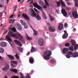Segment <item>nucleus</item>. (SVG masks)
Instances as JSON below:
<instances>
[{"mask_svg":"<svg viewBox=\"0 0 78 78\" xmlns=\"http://www.w3.org/2000/svg\"><path fill=\"white\" fill-rule=\"evenodd\" d=\"M8 34L10 37H14L16 39H19L20 41H23V37L19 33L16 34L15 35L12 32L10 31L8 33Z\"/></svg>","mask_w":78,"mask_h":78,"instance_id":"f257e3e1","label":"nucleus"},{"mask_svg":"<svg viewBox=\"0 0 78 78\" xmlns=\"http://www.w3.org/2000/svg\"><path fill=\"white\" fill-rule=\"evenodd\" d=\"M51 55V51H47L44 52L43 56L44 59L46 60H49L50 58V55Z\"/></svg>","mask_w":78,"mask_h":78,"instance_id":"f03ea898","label":"nucleus"},{"mask_svg":"<svg viewBox=\"0 0 78 78\" xmlns=\"http://www.w3.org/2000/svg\"><path fill=\"white\" fill-rule=\"evenodd\" d=\"M72 15L74 19H76L78 18V13L76 11H73L72 12Z\"/></svg>","mask_w":78,"mask_h":78,"instance_id":"7ed1b4c3","label":"nucleus"},{"mask_svg":"<svg viewBox=\"0 0 78 78\" xmlns=\"http://www.w3.org/2000/svg\"><path fill=\"white\" fill-rule=\"evenodd\" d=\"M73 55V53L71 51H69L67 53V55H66V57L67 58H70V56Z\"/></svg>","mask_w":78,"mask_h":78,"instance_id":"20e7f679","label":"nucleus"},{"mask_svg":"<svg viewBox=\"0 0 78 78\" xmlns=\"http://www.w3.org/2000/svg\"><path fill=\"white\" fill-rule=\"evenodd\" d=\"M49 31H50V32H55V28L53 27H50L48 28Z\"/></svg>","mask_w":78,"mask_h":78,"instance_id":"39448f33","label":"nucleus"},{"mask_svg":"<svg viewBox=\"0 0 78 78\" xmlns=\"http://www.w3.org/2000/svg\"><path fill=\"white\" fill-rule=\"evenodd\" d=\"M2 69L3 70H4V71L8 70L9 69V65L8 64L7 65L4 67Z\"/></svg>","mask_w":78,"mask_h":78,"instance_id":"423d86ee","label":"nucleus"},{"mask_svg":"<svg viewBox=\"0 0 78 78\" xmlns=\"http://www.w3.org/2000/svg\"><path fill=\"white\" fill-rule=\"evenodd\" d=\"M14 42L17 45H18L20 47H22V44H21V43L18 40H14Z\"/></svg>","mask_w":78,"mask_h":78,"instance_id":"0eeeda50","label":"nucleus"},{"mask_svg":"<svg viewBox=\"0 0 78 78\" xmlns=\"http://www.w3.org/2000/svg\"><path fill=\"white\" fill-rule=\"evenodd\" d=\"M16 27L19 31H22V26H21V25H20V24H18L16 26Z\"/></svg>","mask_w":78,"mask_h":78,"instance_id":"6e6552de","label":"nucleus"},{"mask_svg":"<svg viewBox=\"0 0 78 78\" xmlns=\"http://www.w3.org/2000/svg\"><path fill=\"white\" fill-rule=\"evenodd\" d=\"M61 12L62 14H63V16L66 17V16H67V12L66 11V10L64 9H62L61 10Z\"/></svg>","mask_w":78,"mask_h":78,"instance_id":"1a4fd4ad","label":"nucleus"},{"mask_svg":"<svg viewBox=\"0 0 78 78\" xmlns=\"http://www.w3.org/2000/svg\"><path fill=\"white\" fill-rule=\"evenodd\" d=\"M63 29V24L60 23L58 26V30L59 31H61Z\"/></svg>","mask_w":78,"mask_h":78,"instance_id":"9d476101","label":"nucleus"},{"mask_svg":"<svg viewBox=\"0 0 78 78\" xmlns=\"http://www.w3.org/2000/svg\"><path fill=\"white\" fill-rule=\"evenodd\" d=\"M38 43L40 46H42L44 45V40L40 39L38 41Z\"/></svg>","mask_w":78,"mask_h":78,"instance_id":"9b49d317","label":"nucleus"},{"mask_svg":"<svg viewBox=\"0 0 78 78\" xmlns=\"http://www.w3.org/2000/svg\"><path fill=\"white\" fill-rule=\"evenodd\" d=\"M22 16L27 20H30V17H28L27 15H26V14H23L22 15Z\"/></svg>","mask_w":78,"mask_h":78,"instance_id":"f8f14e48","label":"nucleus"},{"mask_svg":"<svg viewBox=\"0 0 78 78\" xmlns=\"http://www.w3.org/2000/svg\"><path fill=\"white\" fill-rule=\"evenodd\" d=\"M0 45L2 47H5L6 46V43L5 42H2Z\"/></svg>","mask_w":78,"mask_h":78,"instance_id":"ddd939ff","label":"nucleus"},{"mask_svg":"<svg viewBox=\"0 0 78 78\" xmlns=\"http://www.w3.org/2000/svg\"><path fill=\"white\" fill-rule=\"evenodd\" d=\"M30 15L32 17H36V14L35 13V12L33 10L31 12Z\"/></svg>","mask_w":78,"mask_h":78,"instance_id":"4468645a","label":"nucleus"},{"mask_svg":"<svg viewBox=\"0 0 78 78\" xmlns=\"http://www.w3.org/2000/svg\"><path fill=\"white\" fill-rule=\"evenodd\" d=\"M73 58H76L78 56V53L77 52L73 53Z\"/></svg>","mask_w":78,"mask_h":78,"instance_id":"2eb2a0df","label":"nucleus"},{"mask_svg":"<svg viewBox=\"0 0 78 78\" xmlns=\"http://www.w3.org/2000/svg\"><path fill=\"white\" fill-rule=\"evenodd\" d=\"M70 44L71 45L74 46L76 44V42H75V41L73 40H72L70 41Z\"/></svg>","mask_w":78,"mask_h":78,"instance_id":"dca6fc26","label":"nucleus"},{"mask_svg":"<svg viewBox=\"0 0 78 78\" xmlns=\"http://www.w3.org/2000/svg\"><path fill=\"white\" fill-rule=\"evenodd\" d=\"M68 37V34H64L62 36L63 39H66Z\"/></svg>","mask_w":78,"mask_h":78,"instance_id":"f3484780","label":"nucleus"},{"mask_svg":"<svg viewBox=\"0 0 78 78\" xmlns=\"http://www.w3.org/2000/svg\"><path fill=\"white\" fill-rule=\"evenodd\" d=\"M69 51V49L67 48H64L63 50V53H66L67 51Z\"/></svg>","mask_w":78,"mask_h":78,"instance_id":"a211bd4d","label":"nucleus"},{"mask_svg":"<svg viewBox=\"0 0 78 78\" xmlns=\"http://www.w3.org/2000/svg\"><path fill=\"white\" fill-rule=\"evenodd\" d=\"M60 3H61V5L63 7H65L66 6V4L62 0H60Z\"/></svg>","mask_w":78,"mask_h":78,"instance_id":"6ab92c4d","label":"nucleus"},{"mask_svg":"<svg viewBox=\"0 0 78 78\" xmlns=\"http://www.w3.org/2000/svg\"><path fill=\"white\" fill-rule=\"evenodd\" d=\"M34 62V59L32 57H30L29 58V62L30 64H33V62Z\"/></svg>","mask_w":78,"mask_h":78,"instance_id":"aec40b11","label":"nucleus"},{"mask_svg":"<svg viewBox=\"0 0 78 78\" xmlns=\"http://www.w3.org/2000/svg\"><path fill=\"white\" fill-rule=\"evenodd\" d=\"M7 56L10 59H11V60H14V57L13 56L10 55H8Z\"/></svg>","mask_w":78,"mask_h":78,"instance_id":"412c9836","label":"nucleus"},{"mask_svg":"<svg viewBox=\"0 0 78 78\" xmlns=\"http://www.w3.org/2000/svg\"><path fill=\"white\" fill-rule=\"evenodd\" d=\"M39 3L40 5H41V6H44V2L42 1H39Z\"/></svg>","mask_w":78,"mask_h":78,"instance_id":"4be33fe9","label":"nucleus"},{"mask_svg":"<svg viewBox=\"0 0 78 78\" xmlns=\"http://www.w3.org/2000/svg\"><path fill=\"white\" fill-rule=\"evenodd\" d=\"M31 28H32L33 30V31L34 32V34L35 36H36L37 34V32L34 30V29L33 28V27H31Z\"/></svg>","mask_w":78,"mask_h":78,"instance_id":"5701e85b","label":"nucleus"},{"mask_svg":"<svg viewBox=\"0 0 78 78\" xmlns=\"http://www.w3.org/2000/svg\"><path fill=\"white\" fill-rule=\"evenodd\" d=\"M35 51H36V49H35V48L33 47H32L31 50V53H33V52H34Z\"/></svg>","mask_w":78,"mask_h":78,"instance_id":"b1692460","label":"nucleus"},{"mask_svg":"<svg viewBox=\"0 0 78 78\" xmlns=\"http://www.w3.org/2000/svg\"><path fill=\"white\" fill-rule=\"evenodd\" d=\"M23 25L24 26V27L25 29H27L28 28V24L26 23H25L24 25Z\"/></svg>","mask_w":78,"mask_h":78,"instance_id":"393cba45","label":"nucleus"},{"mask_svg":"<svg viewBox=\"0 0 78 78\" xmlns=\"http://www.w3.org/2000/svg\"><path fill=\"white\" fill-rule=\"evenodd\" d=\"M6 39L9 40V41H10V42H11V39L9 36H6Z\"/></svg>","mask_w":78,"mask_h":78,"instance_id":"a878e982","label":"nucleus"},{"mask_svg":"<svg viewBox=\"0 0 78 78\" xmlns=\"http://www.w3.org/2000/svg\"><path fill=\"white\" fill-rule=\"evenodd\" d=\"M37 19L38 20H41V16H39V15H38L35 16Z\"/></svg>","mask_w":78,"mask_h":78,"instance_id":"bb28decb","label":"nucleus"},{"mask_svg":"<svg viewBox=\"0 0 78 78\" xmlns=\"http://www.w3.org/2000/svg\"><path fill=\"white\" fill-rule=\"evenodd\" d=\"M4 51V49L3 48H0V53H3Z\"/></svg>","mask_w":78,"mask_h":78,"instance_id":"cd10ccee","label":"nucleus"},{"mask_svg":"<svg viewBox=\"0 0 78 78\" xmlns=\"http://www.w3.org/2000/svg\"><path fill=\"white\" fill-rule=\"evenodd\" d=\"M33 5L34 7H35V8H37L39 6V5L36 3H34Z\"/></svg>","mask_w":78,"mask_h":78,"instance_id":"c85d7f7f","label":"nucleus"},{"mask_svg":"<svg viewBox=\"0 0 78 78\" xmlns=\"http://www.w3.org/2000/svg\"><path fill=\"white\" fill-rule=\"evenodd\" d=\"M50 63L51 64H54V63H55V60L53 59H51L50 61Z\"/></svg>","mask_w":78,"mask_h":78,"instance_id":"c756f323","label":"nucleus"},{"mask_svg":"<svg viewBox=\"0 0 78 78\" xmlns=\"http://www.w3.org/2000/svg\"><path fill=\"white\" fill-rule=\"evenodd\" d=\"M69 50L70 51H73V46H71L69 48Z\"/></svg>","mask_w":78,"mask_h":78,"instance_id":"7c9ffc66","label":"nucleus"},{"mask_svg":"<svg viewBox=\"0 0 78 78\" xmlns=\"http://www.w3.org/2000/svg\"><path fill=\"white\" fill-rule=\"evenodd\" d=\"M11 71L13 72H15V73H17V70L16 69H11Z\"/></svg>","mask_w":78,"mask_h":78,"instance_id":"2f4dec72","label":"nucleus"},{"mask_svg":"<svg viewBox=\"0 0 78 78\" xmlns=\"http://www.w3.org/2000/svg\"><path fill=\"white\" fill-rule=\"evenodd\" d=\"M78 44H76L74 46V49L75 50H77V49H78Z\"/></svg>","mask_w":78,"mask_h":78,"instance_id":"473e14b6","label":"nucleus"},{"mask_svg":"<svg viewBox=\"0 0 78 78\" xmlns=\"http://www.w3.org/2000/svg\"><path fill=\"white\" fill-rule=\"evenodd\" d=\"M17 48L18 50H19V51L20 52H22V49L21 48L18 47H17Z\"/></svg>","mask_w":78,"mask_h":78,"instance_id":"72a5a7b5","label":"nucleus"},{"mask_svg":"<svg viewBox=\"0 0 78 78\" xmlns=\"http://www.w3.org/2000/svg\"><path fill=\"white\" fill-rule=\"evenodd\" d=\"M65 47H69V46H70V44L69 43H67L65 44Z\"/></svg>","mask_w":78,"mask_h":78,"instance_id":"f704fd0d","label":"nucleus"},{"mask_svg":"<svg viewBox=\"0 0 78 78\" xmlns=\"http://www.w3.org/2000/svg\"><path fill=\"white\" fill-rule=\"evenodd\" d=\"M20 75L22 76L20 77V78H25V76H23V75L22 74V73L20 72Z\"/></svg>","mask_w":78,"mask_h":78,"instance_id":"c9c22d12","label":"nucleus"},{"mask_svg":"<svg viewBox=\"0 0 78 78\" xmlns=\"http://www.w3.org/2000/svg\"><path fill=\"white\" fill-rule=\"evenodd\" d=\"M11 62L14 64H17V61H11Z\"/></svg>","mask_w":78,"mask_h":78,"instance_id":"e433bc0d","label":"nucleus"},{"mask_svg":"<svg viewBox=\"0 0 78 78\" xmlns=\"http://www.w3.org/2000/svg\"><path fill=\"white\" fill-rule=\"evenodd\" d=\"M50 19L51 21H54V18L53 17L51 16H50Z\"/></svg>","mask_w":78,"mask_h":78,"instance_id":"4c0bfd02","label":"nucleus"},{"mask_svg":"<svg viewBox=\"0 0 78 78\" xmlns=\"http://www.w3.org/2000/svg\"><path fill=\"white\" fill-rule=\"evenodd\" d=\"M56 3L57 5V7H59L61 5V4H60V2H57Z\"/></svg>","mask_w":78,"mask_h":78,"instance_id":"58836bf2","label":"nucleus"},{"mask_svg":"<svg viewBox=\"0 0 78 78\" xmlns=\"http://www.w3.org/2000/svg\"><path fill=\"white\" fill-rule=\"evenodd\" d=\"M12 31H13V32H16V28H15V27H13L12 29Z\"/></svg>","mask_w":78,"mask_h":78,"instance_id":"ea45409f","label":"nucleus"},{"mask_svg":"<svg viewBox=\"0 0 78 78\" xmlns=\"http://www.w3.org/2000/svg\"><path fill=\"white\" fill-rule=\"evenodd\" d=\"M20 22L23 25H24V24L25 23L23 22V21L22 20H20Z\"/></svg>","mask_w":78,"mask_h":78,"instance_id":"a19ab883","label":"nucleus"},{"mask_svg":"<svg viewBox=\"0 0 78 78\" xmlns=\"http://www.w3.org/2000/svg\"><path fill=\"white\" fill-rule=\"evenodd\" d=\"M44 1L45 2V5H47L48 6H49V4L48 3V2H47V1L46 0H44Z\"/></svg>","mask_w":78,"mask_h":78,"instance_id":"79ce46f5","label":"nucleus"},{"mask_svg":"<svg viewBox=\"0 0 78 78\" xmlns=\"http://www.w3.org/2000/svg\"><path fill=\"white\" fill-rule=\"evenodd\" d=\"M26 37L28 40H31V38L29 37L28 35H26Z\"/></svg>","mask_w":78,"mask_h":78,"instance_id":"37998d69","label":"nucleus"},{"mask_svg":"<svg viewBox=\"0 0 78 78\" xmlns=\"http://www.w3.org/2000/svg\"><path fill=\"white\" fill-rule=\"evenodd\" d=\"M38 9L39 10H41V11H42V8L39 5L37 7Z\"/></svg>","mask_w":78,"mask_h":78,"instance_id":"c03bdc74","label":"nucleus"},{"mask_svg":"<svg viewBox=\"0 0 78 78\" xmlns=\"http://www.w3.org/2000/svg\"><path fill=\"white\" fill-rule=\"evenodd\" d=\"M64 27L65 28H67V27H68V24H67V23H65L64 25Z\"/></svg>","mask_w":78,"mask_h":78,"instance_id":"a18cd8bd","label":"nucleus"},{"mask_svg":"<svg viewBox=\"0 0 78 78\" xmlns=\"http://www.w3.org/2000/svg\"><path fill=\"white\" fill-rule=\"evenodd\" d=\"M15 56L17 59H19V56L18 55H17V54L15 55Z\"/></svg>","mask_w":78,"mask_h":78,"instance_id":"49530a36","label":"nucleus"},{"mask_svg":"<svg viewBox=\"0 0 78 78\" xmlns=\"http://www.w3.org/2000/svg\"><path fill=\"white\" fill-rule=\"evenodd\" d=\"M11 78H19V76H12L11 77Z\"/></svg>","mask_w":78,"mask_h":78,"instance_id":"de8ad7c7","label":"nucleus"},{"mask_svg":"<svg viewBox=\"0 0 78 78\" xmlns=\"http://www.w3.org/2000/svg\"><path fill=\"white\" fill-rule=\"evenodd\" d=\"M25 78H31L30 75H29V74H28L26 76Z\"/></svg>","mask_w":78,"mask_h":78,"instance_id":"09e8293b","label":"nucleus"},{"mask_svg":"<svg viewBox=\"0 0 78 78\" xmlns=\"http://www.w3.org/2000/svg\"><path fill=\"white\" fill-rule=\"evenodd\" d=\"M13 8L14 9V11H16V9L17 8V5H16V6L14 7Z\"/></svg>","mask_w":78,"mask_h":78,"instance_id":"8fccbe9b","label":"nucleus"},{"mask_svg":"<svg viewBox=\"0 0 78 78\" xmlns=\"http://www.w3.org/2000/svg\"><path fill=\"white\" fill-rule=\"evenodd\" d=\"M66 4H67V5H68V6H70V5H72L71 3H70L69 2H67Z\"/></svg>","mask_w":78,"mask_h":78,"instance_id":"3c124183","label":"nucleus"},{"mask_svg":"<svg viewBox=\"0 0 78 78\" xmlns=\"http://www.w3.org/2000/svg\"><path fill=\"white\" fill-rule=\"evenodd\" d=\"M43 7L45 9H47V7L46 5H44V6H43Z\"/></svg>","mask_w":78,"mask_h":78,"instance_id":"603ef678","label":"nucleus"},{"mask_svg":"<svg viewBox=\"0 0 78 78\" xmlns=\"http://www.w3.org/2000/svg\"><path fill=\"white\" fill-rule=\"evenodd\" d=\"M24 0H21L20 3V4H22V3L24 1Z\"/></svg>","mask_w":78,"mask_h":78,"instance_id":"864d4df0","label":"nucleus"},{"mask_svg":"<svg viewBox=\"0 0 78 78\" xmlns=\"http://www.w3.org/2000/svg\"><path fill=\"white\" fill-rule=\"evenodd\" d=\"M34 72V71H33V70H32L30 72V74L31 75L33 74V73Z\"/></svg>","mask_w":78,"mask_h":78,"instance_id":"5fc2aeb1","label":"nucleus"},{"mask_svg":"<svg viewBox=\"0 0 78 78\" xmlns=\"http://www.w3.org/2000/svg\"><path fill=\"white\" fill-rule=\"evenodd\" d=\"M42 14L43 16H46V15H45V13L44 12H43L42 13Z\"/></svg>","mask_w":78,"mask_h":78,"instance_id":"6e6d98bb","label":"nucleus"},{"mask_svg":"<svg viewBox=\"0 0 78 78\" xmlns=\"http://www.w3.org/2000/svg\"><path fill=\"white\" fill-rule=\"evenodd\" d=\"M43 17L44 19H45V20H47V17H46V15H45V16H43Z\"/></svg>","mask_w":78,"mask_h":78,"instance_id":"4d7b16f0","label":"nucleus"},{"mask_svg":"<svg viewBox=\"0 0 78 78\" xmlns=\"http://www.w3.org/2000/svg\"><path fill=\"white\" fill-rule=\"evenodd\" d=\"M76 29H75V28H74L73 30V32H75V31H76Z\"/></svg>","mask_w":78,"mask_h":78,"instance_id":"13d9d810","label":"nucleus"},{"mask_svg":"<svg viewBox=\"0 0 78 78\" xmlns=\"http://www.w3.org/2000/svg\"><path fill=\"white\" fill-rule=\"evenodd\" d=\"M8 31V30H7L6 31H5V32L3 34V35H4V34H5L6 33H7V32Z\"/></svg>","mask_w":78,"mask_h":78,"instance_id":"bf43d9fd","label":"nucleus"},{"mask_svg":"<svg viewBox=\"0 0 78 78\" xmlns=\"http://www.w3.org/2000/svg\"><path fill=\"white\" fill-rule=\"evenodd\" d=\"M12 21V19H10V21H9V23H11V22Z\"/></svg>","mask_w":78,"mask_h":78,"instance_id":"052dcab7","label":"nucleus"},{"mask_svg":"<svg viewBox=\"0 0 78 78\" xmlns=\"http://www.w3.org/2000/svg\"><path fill=\"white\" fill-rule=\"evenodd\" d=\"M12 26H10L9 27V30H11V28H12Z\"/></svg>","mask_w":78,"mask_h":78,"instance_id":"680f3d73","label":"nucleus"},{"mask_svg":"<svg viewBox=\"0 0 78 78\" xmlns=\"http://www.w3.org/2000/svg\"><path fill=\"white\" fill-rule=\"evenodd\" d=\"M30 54V52H28L27 53V56H28Z\"/></svg>","mask_w":78,"mask_h":78,"instance_id":"e2e57ef3","label":"nucleus"},{"mask_svg":"<svg viewBox=\"0 0 78 78\" xmlns=\"http://www.w3.org/2000/svg\"><path fill=\"white\" fill-rule=\"evenodd\" d=\"M2 14H3V13H2V12H0V16L1 17L2 16Z\"/></svg>","mask_w":78,"mask_h":78,"instance_id":"0e129e2a","label":"nucleus"},{"mask_svg":"<svg viewBox=\"0 0 78 78\" xmlns=\"http://www.w3.org/2000/svg\"><path fill=\"white\" fill-rule=\"evenodd\" d=\"M64 33H65V34H68V33H67V31L66 30H64Z\"/></svg>","mask_w":78,"mask_h":78,"instance_id":"69168bd1","label":"nucleus"},{"mask_svg":"<svg viewBox=\"0 0 78 78\" xmlns=\"http://www.w3.org/2000/svg\"><path fill=\"white\" fill-rule=\"evenodd\" d=\"M74 1L76 3H77L78 2V0H74Z\"/></svg>","mask_w":78,"mask_h":78,"instance_id":"338daca9","label":"nucleus"},{"mask_svg":"<svg viewBox=\"0 0 78 78\" xmlns=\"http://www.w3.org/2000/svg\"><path fill=\"white\" fill-rule=\"evenodd\" d=\"M34 10L35 11V12H36V11L37 10V9H36L35 8H34Z\"/></svg>","mask_w":78,"mask_h":78,"instance_id":"774afa93","label":"nucleus"}]
</instances>
